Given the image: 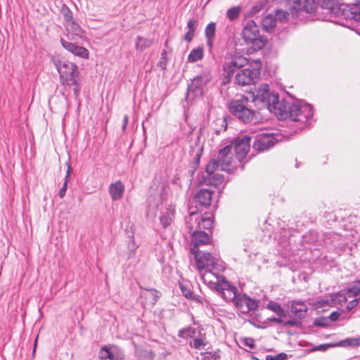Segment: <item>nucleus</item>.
Masks as SVG:
<instances>
[{
	"mask_svg": "<svg viewBox=\"0 0 360 360\" xmlns=\"http://www.w3.org/2000/svg\"><path fill=\"white\" fill-rule=\"evenodd\" d=\"M53 61L60 75V82L67 86L76 85L79 75L77 66L59 56L54 57Z\"/></svg>",
	"mask_w": 360,
	"mask_h": 360,
	"instance_id": "obj_1",
	"label": "nucleus"
},
{
	"mask_svg": "<svg viewBox=\"0 0 360 360\" xmlns=\"http://www.w3.org/2000/svg\"><path fill=\"white\" fill-rule=\"evenodd\" d=\"M242 38L247 44H252L255 51L262 49L266 42L260 35L259 27L253 20L247 22L242 31Z\"/></svg>",
	"mask_w": 360,
	"mask_h": 360,
	"instance_id": "obj_2",
	"label": "nucleus"
},
{
	"mask_svg": "<svg viewBox=\"0 0 360 360\" xmlns=\"http://www.w3.org/2000/svg\"><path fill=\"white\" fill-rule=\"evenodd\" d=\"M212 75L209 70H205L199 75L195 77L188 87L186 99L194 100L202 96L204 87L211 81Z\"/></svg>",
	"mask_w": 360,
	"mask_h": 360,
	"instance_id": "obj_3",
	"label": "nucleus"
},
{
	"mask_svg": "<svg viewBox=\"0 0 360 360\" xmlns=\"http://www.w3.org/2000/svg\"><path fill=\"white\" fill-rule=\"evenodd\" d=\"M250 98L258 109L267 108L271 111V104L277 101L278 95L270 92L269 84H262L258 87L256 94H250Z\"/></svg>",
	"mask_w": 360,
	"mask_h": 360,
	"instance_id": "obj_4",
	"label": "nucleus"
},
{
	"mask_svg": "<svg viewBox=\"0 0 360 360\" xmlns=\"http://www.w3.org/2000/svg\"><path fill=\"white\" fill-rule=\"evenodd\" d=\"M239 101H235L229 104L231 112L244 123H257L259 121L257 112L250 109Z\"/></svg>",
	"mask_w": 360,
	"mask_h": 360,
	"instance_id": "obj_5",
	"label": "nucleus"
},
{
	"mask_svg": "<svg viewBox=\"0 0 360 360\" xmlns=\"http://www.w3.org/2000/svg\"><path fill=\"white\" fill-rule=\"evenodd\" d=\"M288 112L290 120L301 123L307 122L313 116L312 106L301 101L292 102Z\"/></svg>",
	"mask_w": 360,
	"mask_h": 360,
	"instance_id": "obj_6",
	"label": "nucleus"
},
{
	"mask_svg": "<svg viewBox=\"0 0 360 360\" xmlns=\"http://www.w3.org/2000/svg\"><path fill=\"white\" fill-rule=\"evenodd\" d=\"M260 74V64L256 63L255 68H245L238 72L235 77V83L244 86L255 84Z\"/></svg>",
	"mask_w": 360,
	"mask_h": 360,
	"instance_id": "obj_7",
	"label": "nucleus"
},
{
	"mask_svg": "<svg viewBox=\"0 0 360 360\" xmlns=\"http://www.w3.org/2000/svg\"><path fill=\"white\" fill-rule=\"evenodd\" d=\"M191 252L195 257V264L200 272L206 268H211L215 264V258L209 252H200L195 247L191 248Z\"/></svg>",
	"mask_w": 360,
	"mask_h": 360,
	"instance_id": "obj_8",
	"label": "nucleus"
},
{
	"mask_svg": "<svg viewBox=\"0 0 360 360\" xmlns=\"http://www.w3.org/2000/svg\"><path fill=\"white\" fill-rule=\"evenodd\" d=\"M250 137L245 135L241 138H238L230 146H233V153L235 158L239 161H242L246 156L250 150Z\"/></svg>",
	"mask_w": 360,
	"mask_h": 360,
	"instance_id": "obj_9",
	"label": "nucleus"
},
{
	"mask_svg": "<svg viewBox=\"0 0 360 360\" xmlns=\"http://www.w3.org/2000/svg\"><path fill=\"white\" fill-rule=\"evenodd\" d=\"M259 302L251 299L245 295H238V297L234 302L237 309L243 314H248L255 311L258 307Z\"/></svg>",
	"mask_w": 360,
	"mask_h": 360,
	"instance_id": "obj_10",
	"label": "nucleus"
},
{
	"mask_svg": "<svg viewBox=\"0 0 360 360\" xmlns=\"http://www.w3.org/2000/svg\"><path fill=\"white\" fill-rule=\"evenodd\" d=\"M217 159L220 163V168L224 171H229L233 166L235 159V154L233 153V146H227L220 150Z\"/></svg>",
	"mask_w": 360,
	"mask_h": 360,
	"instance_id": "obj_11",
	"label": "nucleus"
},
{
	"mask_svg": "<svg viewBox=\"0 0 360 360\" xmlns=\"http://www.w3.org/2000/svg\"><path fill=\"white\" fill-rule=\"evenodd\" d=\"M248 60L238 54H235L230 59H227L225 62L223 68L224 72L227 74V76L230 77L233 72L247 65Z\"/></svg>",
	"mask_w": 360,
	"mask_h": 360,
	"instance_id": "obj_12",
	"label": "nucleus"
},
{
	"mask_svg": "<svg viewBox=\"0 0 360 360\" xmlns=\"http://www.w3.org/2000/svg\"><path fill=\"white\" fill-rule=\"evenodd\" d=\"M222 282L217 285V291L227 302L232 301L233 303L238 297L237 288L232 285L225 278H222Z\"/></svg>",
	"mask_w": 360,
	"mask_h": 360,
	"instance_id": "obj_13",
	"label": "nucleus"
},
{
	"mask_svg": "<svg viewBox=\"0 0 360 360\" xmlns=\"http://www.w3.org/2000/svg\"><path fill=\"white\" fill-rule=\"evenodd\" d=\"M98 356L102 360H122L124 354L117 346H103L99 351Z\"/></svg>",
	"mask_w": 360,
	"mask_h": 360,
	"instance_id": "obj_14",
	"label": "nucleus"
},
{
	"mask_svg": "<svg viewBox=\"0 0 360 360\" xmlns=\"http://www.w3.org/2000/svg\"><path fill=\"white\" fill-rule=\"evenodd\" d=\"M278 141L274 134H259L256 136L254 147L258 150H264L272 147Z\"/></svg>",
	"mask_w": 360,
	"mask_h": 360,
	"instance_id": "obj_15",
	"label": "nucleus"
},
{
	"mask_svg": "<svg viewBox=\"0 0 360 360\" xmlns=\"http://www.w3.org/2000/svg\"><path fill=\"white\" fill-rule=\"evenodd\" d=\"M76 41H69L65 38L60 39L61 45L66 51L71 53L74 56L80 57L82 58H88L89 51L86 48L77 45Z\"/></svg>",
	"mask_w": 360,
	"mask_h": 360,
	"instance_id": "obj_16",
	"label": "nucleus"
},
{
	"mask_svg": "<svg viewBox=\"0 0 360 360\" xmlns=\"http://www.w3.org/2000/svg\"><path fill=\"white\" fill-rule=\"evenodd\" d=\"M292 103L287 101L279 102L278 98L275 103H271V110L274 111V113L279 119H287L290 117V108H291Z\"/></svg>",
	"mask_w": 360,
	"mask_h": 360,
	"instance_id": "obj_17",
	"label": "nucleus"
},
{
	"mask_svg": "<svg viewBox=\"0 0 360 360\" xmlns=\"http://www.w3.org/2000/svg\"><path fill=\"white\" fill-rule=\"evenodd\" d=\"M65 27L66 32L65 39L77 41L82 37L83 30L75 20L65 23Z\"/></svg>",
	"mask_w": 360,
	"mask_h": 360,
	"instance_id": "obj_18",
	"label": "nucleus"
},
{
	"mask_svg": "<svg viewBox=\"0 0 360 360\" xmlns=\"http://www.w3.org/2000/svg\"><path fill=\"white\" fill-rule=\"evenodd\" d=\"M357 347L360 346V337L347 338L344 340L340 341L337 343L333 344H323L317 346L314 350V351H325L327 349L333 347Z\"/></svg>",
	"mask_w": 360,
	"mask_h": 360,
	"instance_id": "obj_19",
	"label": "nucleus"
},
{
	"mask_svg": "<svg viewBox=\"0 0 360 360\" xmlns=\"http://www.w3.org/2000/svg\"><path fill=\"white\" fill-rule=\"evenodd\" d=\"M201 279L210 288L217 290V285H220L222 282V278L220 275L213 273L211 270H206L205 272H200Z\"/></svg>",
	"mask_w": 360,
	"mask_h": 360,
	"instance_id": "obj_20",
	"label": "nucleus"
},
{
	"mask_svg": "<svg viewBox=\"0 0 360 360\" xmlns=\"http://www.w3.org/2000/svg\"><path fill=\"white\" fill-rule=\"evenodd\" d=\"M189 217L187 220V226L189 229V233L191 235L201 230V216L195 210H192V207H189Z\"/></svg>",
	"mask_w": 360,
	"mask_h": 360,
	"instance_id": "obj_21",
	"label": "nucleus"
},
{
	"mask_svg": "<svg viewBox=\"0 0 360 360\" xmlns=\"http://www.w3.org/2000/svg\"><path fill=\"white\" fill-rule=\"evenodd\" d=\"M344 5L340 0H323L321 4L323 8L327 9L335 15H341L344 11Z\"/></svg>",
	"mask_w": 360,
	"mask_h": 360,
	"instance_id": "obj_22",
	"label": "nucleus"
},
{
	"mask_svg": "<svg viewBox=\"0 0 360 360\" xmlns=\"http://www.w3.org/2000/svg\"><path fill=\"white\" fill-rule=\"evenodd\" d=\"M212 192L208 189H201L195 195L194 201L202 206L210 205Z\"/></svg>",
	"mask_w": 360,
	"mask_h": 360,
	"instance_id": "obj_23",
	"label": "nucleus"
},
{
	"mask_svg": "<svg viewBox=\"0 0 360 360\" xmlns=\"http://www.w3.org/2000/svg\"><path fill=\"white\" fill-rule=\"evenodd\" d=\"M124 186L120 181H117L110 184L109 187V193L112 200H120L123 195Z\"/></svg>",
	"mask_w": 360,
	"mask_h": 360,
	"instance_id": "obj_24",
	"label": "nucleus"
},
{
	"mask_svg": "<svg viewBox=\"0 0 360 360\" xmlns=\"http://www.w3.org/2000/svg\"><path fill=\"white\" fill-rule=\"evenodd\" d=\"M191 235L193 237L192 243H193V247H195L196 250H198V246L207 244L210 242L209 235L203 231L200 230Z\"/></svg>",
	"mask_w": 360,
	"mask_h": 360,
	"instance_id": "obj_25",
	"label": "nucleus"
},
{
	"mask_svg": "<svg viewBox=\"0 0 360 360\" xmlns=\"http://www.w3.org/2000/svg\"><path fill=\"white\" fill-rule=\"evenodd\" d=\"M262 25L266 32H271L276 25V17L273 13L266 15L262 18Z\"/></svg>",
	"mask_w": 360,
	"mask_h": 360,
	"instance_id": "obj_26",
	"label": "nucleus"
},
{
	"mask_svg": "<svg viewBox=\"0 0 360 360\" xmlns=\"http://www.w3.org/2000/svg\"><path fill=\"white\" fill-rule=\"evenodd\" d=\"M290 311L295 316L301 319L305 316L307 307L303 302H294L291 306Z\"/></svg>",
	"mask_w": 360,
	"mask_h": 360,
	"instance_id": "obj_27",
	"label": "nucleus"
},
{
	"mask_svg": "<svg viewBox=\"0 0 360 360\" xmlns=\"http://www.w3.org/2000/svg\"><path fill=\"white\" fill-rule=\"evenodd\" d=\"M141 296L145 297L147 304L153 305L158 297V292L154 289L145 290L141 292Z\"/></svg>",
	"mask_w": 360,
	"mask_h": 360,
	"instance_id": "obj_28",
	"label": "nucleus"
},
{
	"mask_svg": "<svg viewBox=\"0 0 360 360\" xmlns=\"http://www.w3.org/2000/svg\"><path fill=\"white\" fill-rule=\"evenodd\" d=\"M204 56V49L199 46L196 49L191 50L188 56V61L190 63H195L202 59Z\"/></svg>",
	"mask_w": 360,
	"mask_h": 360,
	"instance_id": "obj_29",
	"label": "nucleus"
},
{
	"mask_svg": "<svg viewBox=\"0 0 360 360\" xmlns=\"http://www.w3.org/2000/svg\"><path fill=\"white\" fill-rule=\"evenodd\" d=\"M153 39L139 36L136 38V49L137 51H143L146 49L150 47L153 44Z\"/></svg>",
	"mask_w": 360,
	"mask_h": 360,
	"instance_id": "obj_30",
	"label": "nucleus"
},
{
	"mask_svg": "<svg viewBox=\"0 0 360 360\" xmlns=\"http://www.w3.org/2000/svg\"><path fill=\"white\" fill-rule=\"evenodd\" d=\"M223 176L219 174H212L211 176H205V184L217 186L223 181Z\"/></svg>",
	"mask_w": 360,
	"mask_h": 360,
	"instance_id": "obj_31",
	"label": "nucleus"
},
{
	"mask_svg": "<svg viewBox=\"0 0 360 360\" xmlns=\"http://www.w3.org/2000/svg\"><path fill=\"white\" fill-rule=\"evenodd\" d=\"M174 214V210L173 209H170L161 215L160 218V222L165 228L171 224Z\"/></svg>",
	"mask_w": 360,
	"mask_h": 360,
	"instance_id": "obj_32",
	"label": "nucleus"
},
{
	"mask_svg": "<svg viewBox=\"0 0 360 360\" xmlns=\"http://www.w3.org/2000/svg\"><path fill=\"white\" fill-rule=\"evenodd\" d=\"M66 165H67L68 169H67L66 175L65 176V181H64V184H63L62 188H60V190L59 191V193H58V195L60 198H63L65 195V193L67 191V187H68V183L69 181L70 173L72 171L71 165L69 161L66 162Z\"/></svg>",
	"mask_w": 360,
	"mask_h": 360,
	"instance_id": "obj_33",
	"label": "nucleus"
},
{
	"mask_svg": "<svg viewBox=\"0 0 360 360\" xmlns=\"http://www.w3.org/2000/svg\"><path fill=\"white\" fill-rule=\"evenodd\" d=\"M266 308L276 313L279 317L285 316L284 309L281 307L279 304L274 301H269L266 305Z\"/></svg>",
	"mask_w": 360,
	"mask_h": 360,
	"instance_id": "obj_34",
	"label": "nucleus"
},
{
	"mask_svg": "<svg viewBox=\"0 0 360 360\" xmlns=\"http://www.w3.org/2000/svg\"><path fill=\"white\" fill-rule=\"evenodd\" d=\"M242 11V8L240 6H236L230 8L226 12V16L231 21H234L238 18Z\"/></svg>",
	"mask_w": 360,
	"mask_h": 360,
	"instance_id": "obj_35",
	"label": "nucleus"
},
{
	"mask_svg": "<svg viewBox=\"0 0 360 360\" xmlns=\"http://www.w3.org/2000/svg\"><path fill=\"white\" fill-rule=\"evenodd\" d=\"M347 297L345 293L340 292L336 294L331 295V299L330 302L333 304H340L342 305L343 303L346 302Z\"/></svg>",
	"mask_w": 360,
	"mask_h": 360,
	"instance_id": "obj_36",
	"label": "nucleus"
},
{
	"mask_svg": "<svg viewBox=\"0 0 360 360\" xmlns=\"http://www.w3.org/2000/svg\"><path fill=\"white\" fill-rule=\"evenodd\" d=\"M319 4L318 0H305L303 9L307 13H313Z\"/></svg>",
	"mask_w": 360,
	"mask_h": 360,
	"instance_id": "obj_37",
	"label": "nucleus"
},
{
	"mask_svg": "<svg viewBox=\"0 0 360 360\" xmlns=\"http://www.w3.org/2000/svg\"><path fill=\"white\" fill-rule=\"evenodd\" d=\"M219 167H220V163L218 159L212 160L206 167V176H211Z\"/></svg>",
	"mask_w": 360,
	"mask_h": 360,
	"instance_id": "obj_38",
	"label": "nucleus"
},
{
	"mask_svg": "<svg viewBox=\"0 0 360 360\" xmlns=\"http://www.w3.org/2000/svg\"><path fill=\"white\" fill-rule=\"evenodd\" d=\"M61 14L65 21V23L73 21L72 13L70 9L65 5L63 4L60 8Z\"/></svg>",
	"mask_w": 360,
	"mask_h": 360,
	"instance_id": "obj_39",
	"label": "nucleus"
},
{
	"mask_svg": "<svg viewBox=\"0 0 360 360\" xmlns=\"http://www.w3.org/2000/svg\"><path fill=\"white\" fill-rule=\"evenodd\" d=\"M287 4L292 15L296 14L300 10V0H288Z\"/></svg>",
	"mask_w": 360,
	"mask_h": 360,
	"instance_id": "obj_40",
	"label": "nucleus"
},
{
	"mask_svg": "<svg viewBox=\"0 0 360 360\" xmlns=\"http://www.w3.org/2000/svg\"><path fill=\"white\" fill-rule=\"evenodd\" d=\"M201 221V231L202 229H210L212 226L213 220L212 217H202L200 218Z\"/></svg>",
	"mask_w": 360,
	"mask_h": 360,
	"instance_id": "obj_41",
	"label": "nucleus"
},
{
	"mask_svg": "<svg viewBox=\"0 0 360 360\" xmlns=\"http://www.w3.org/2000/svg\"><path fill=\"white\" fill-rule=\"evenodd\" d=\"M205 32L206 38H214L216 32V24L214 22L209 23Z\"/></svg>",
	"mask_w": 360,
	"mask_h": 360,
	"instance_id": "obj_42",
	"label": "nucleus"
},
{
	"mask_svg": "<svg viewBox=\"0 0 360 360\" xmlns=\"http://www.w3.org/2000/svg\"><path fill=\"white\" fill-rule=\"evenodd\" d=\"M220 356L217 353H201L200 358L199 356L197 357L198 360H219Z\"/></svg>",
	"mask_w": 360,
	"mask_h": 360,
	"instance_id": "obj_43",
	"label": "nucleus"
},
{
	"mask_svg": "<svg viewBox=\"0 0 360 360\" xmlns=\"http://www.w3.org/2000/svg\"><path fill=\"white\" fill-rule=\"evenodd\" d=\"M275 17H276V22H284L287 20L289 13L282 10H278L274 13H273Z\"/></svg>",
	"mask_w": 360,
	"mask_h": 360,
	"instance_id": "obj_44",
	"label": "nucleus"
},
{
	"mask_svg": "<svg viewBox=\"0 0 360 360\" xmlns=\"http://www.w3.org/2000/svg\"><path fill=\"white\" fill-rule=\"evenodd\" d=\"M191 345L195 349H202L205 345V343L204 342L203 339L195 338L193 340V342L191 343Z\"/></svg>",
	"mask_w": 360,
	"mask_h": 360,
	"instance_id": "obj_45",
	"label": "nucleus"
},
{
	"mask_svg": "<svg viewBox=\"0 0 360 360\" xmlns=\"http://www.w3.org/2000/svg\"><path fill=\"white\" fill-rule=\"evenodd\" d=\"M347 292L349 297H356L360 294V287L353 286L352 288H348Z\"/></svg>",
	"mask_w": 360,
	"mask_h": 360,
	"instance_id": "obj_46",
	"label": "nucleus"
},
{
	"mask_svg": "<svg viewBox=\"0 0 360 360\" xmlns=\"http://www.w3.org/2000/svg\"><path fill=\"white\" fill-rule=\"evenodd\" d=\"M194 333V329L188 328L184 330H181L179 333V335L183 338L191 337Z\"/></svg>",
	"mask_w": 360,
	"mask_h": 360,
	"instance_id": "obj_47",
	"label": "nucleus"
},
{
	"mask_svg": "<svg viewBox=\"0 0 360 360\" xmlns=\"http://www.w3.org/2000/svg\"><path fill=\"white\" fill-rule=\"evenodd\" d=\"M198 25V21L196 19H191L187 23V28L195 32L196 27Z\"/></svg>",
	"mask_w": 360,
	"mask_h": 360,
	"instance_id": "obj_48",
	"label": "nucleus"
},
{
	"mask_svg": "<svg viewBox=\"0 0 360 360\" xmlns=\"http://www.w3.org/2000/svg\"><path fill=\"white\" fill-rule=\"evenodd\" d=\"M264 7V4L262 2L257 3L254 6L252 7L250 13L251 14H255L261 11V9Z\"/></svg>",
	"mask_w": 360,
	"mask_h": 360,
	"instance_id": "obj_49",
	"label": "nucleus"
},
{
	"mask_svg": "<svg viewBox=\"0 0 360 360\" xmlns=\"http://www.w3.org/2000/svg\"><path fill=\"white\" fill-rule=\"evenodd\" d=\"M287 358V354L284 353H281L276 356H268L266 357V360H285Z\"/></svg>",
	"mask_w": 360,
	"mask_h": 360,
	"instance_id": "obj_50",
	"label": "nucleus"
},
{
	"mask_svg": "<svg viewBox=\"0 0 360 360\" xmlns=\"http://www.w3.org/2000/svg\"><path fill=\"white\" fill-rule=\"evenodd\" d=\"M351 15L355 21L360 22V8H356L354 11H351Z\"/></svg>",
	"mask_w": 360,
	"mask_h": 360,
	"instance_id": "obj_51",
	"label": "nucleus"
},
{
	"mask_svg": "<svg viewBox=\"0 0 360 360\" xmlns=\"http://www.w3.org/2000/svg\"><path fill=\"white\" fill-rule=\"evenodd\" d=\"M194 36H195V32L191 30H188V31L186 32V33L185 34V35L184 37V39L186 41L191 42L193 40Z\"/></svg>",
	"mask_w": 360,
	"mask_h": 360,
	"instance_id": "obj_52",
	"label": "nucleus"
},
{
	"mask_svg": "<svg viewBox=\"0 0 360 360\" xmlns=\"http://www.w3.org/2000/svg\"><path fill=\"white\" fill-rule=\"evenodd\" d=\"M244 343L246 346H248L250 349H252L255 347V341L252 338H245L244 340Z\"/></svg>",
	"mask_w": 360,
	"mask_h": 360,
	"instance_id": "obj_53",
	"label": "nucleus"
},
{
	"mask_svg": "<svg viewBox=\"0 0 360 360\" xmlns=\"http://www.w3.org/2000/svg\"><path fill=\"white\" fill-rule=\"evenodd\" d=\"M181 291H182V292H183V294L184 295L185 297H188L189 299H191V297H193V294L192 293V292L189 289H188L186 288H184V287H182L181 288Z\"/></svg>",
	"mask_w": 360,
	"mask_h": 360,
	"instance_id": "obj_54",
	"label": "nucleus"
},
{
	"mask_svg": "<svg viewBox=\"0 0 360 360\" xmlns=\"http://www.w3.org/2000/svg\"><path fill=\"white\" fill-rule=\"evenodd\" d=\"M358 304V300H353L351 302H349L347 306V309L348 311L351 310L352 309L354 308Z\"/></svg>",
	"mask_w": 360,
	"mask_h": 360,
	"instance_id": "obj_55",
	"label": "nucleus"
},
{
	"mask_svg": "<svg viewBox=\"0 0 360 360\" xmlns=\"http://www.w3.org/2000/svg\"><path fill=\"white\" fill-rule=\"evenodd\" d=\"M297 325V322L294 320H290L288 321H284L283 326H295Z\"/></svg>",
	"mask_w": 360,
	"mask_h": 360,
	"instance_id": "obj_56",
	"label": "nucleus"
},
{
	"mask_svg": "<svg viewBox=\"0 0 360 360\" xmlns=\"http://www.w3.org/2000/svg\"><path fill=\"white\" fill-rule=\"evenodd\" d=\"M339 316V313L335 311L330 314V319L332 321H335L338 319Z\"/></svg>",
	"mask_w": 360,
	"mask_h": 360,
	"instance_id": "obj_57",
	"label": "nucleus"
},
{
	"mask_svg": "<svg viewBox=\"0 0 360 360\" xmlns=\"http://www.w3.org/2000/svg\"><path fill=\"white\" fill-rule=\"evenodd\" d=\"M270 321H273V322H276V323L283 325V326L284 323V321L283 319H281V317L280 318L273 317V318L270 319Z\"/></svg>",
	"mask_w": 360,
	"mask_h": 360,
	"instance_id": "obj_58",
	"label": "nucleus"
},
{
	"mask_svg": "<svg viewBox=\"0 0 360 360\" xmlns=\"http://www.w3.org/2000/svg\"><path fill=\"white\" fill-rule=\"evenodd\" d=\"M129 117L128 115L124 116L123 124H122V131H124L126 129V127L128 124Z\"/></svg>",
	"mask_w": 360,
	"mask_h": 360,
	"instance_id": "obj_59",
	"label": "nucleus"
},
{
	"mask_svg": "<svg viewBox=\"0 0 360 360\" xmlns=\"http://www.w3.org/2000/svg\"><path fill=\"white\" fill-rule=\"evenodd\" d=\"M191 300H194L196 302H199V303L202 302L201 299L199 297H198V296H196L195 295H193V297H191Z\"/></svg>",
	"mask_w": 360,
	"mask_h": 360,
	"instance_id": "obj_60",
	"label": "nucleus"
},
{
	"mask_svg": "<svg viewBox=\"0 0 360 360\" xmlns=\"http://www.w3.org/2000/svg\"><path fill=\"white\" fill-rule=\"evenodd\" d=\"M207 45L211 47L212 46V44H213V39L214 38H207Z\"/></svg>",
	"mask_w": 360,
	"mask_h": 360,
	"instance_id": "obj_61",
	"label": "nucleus"
},
{
	"mask_svg": "<svg viewBox=\"0 0 360 360\" xmlns=\"http://www.w3.org/2000/svg\"><path fill=\"white\" fill-rule=\"evenodd\" d=\"M37 337L36 338L35 341H34V350H35V348L37 347ZM33 352H34V351H33Z\"/></svg>",
	"mask_w": 360,
	"mask_h": 360,
	"instance_id": "obj_62",
	"label": "nucleus"
},
{
	"mask_svg": "<svg viewBox=\"0 0 360 360\" xmlns=\"http://www.w3.org/2000/svg\"><path fill=\"white\" fill-rule=\"evenodd\" d=\"M74 91H75V94H77V91H78V89H77V88H75V89H74Z\"/></svg>",
	"mask_w": 360,
	"mask_h": 360,
	"instance_id": "obj_63",
	"label": "nucleus"
},
{
	"mask_svg": "<svg viewBox=\"0 0 360 360\" xmlns=\"http://www.w3.org/2000/svg\"><path fill=\"white\" fill-rule=\"evenodd\" d=\"M357 5H360V1H358V2H357Z\"/></svg>",
	"mask_w": 360,
	"mask_h": 360,
	"instance_id": "obj_64",
	"label": "nucleus"
}]
</instances>
